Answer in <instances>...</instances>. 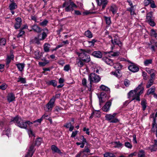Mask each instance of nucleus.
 Returning <instances> with one entry per match:
<instances>
[{
	"label": "nucleus",
	"instance_id": "f257e3e1",
	"mask_svg": "<svg viewBox=\"0 0 157 157\" xmlns=\"http://www.w3.org/2000/svg\"><path fill=\"white\" fill-rule=\"evenodd\" d=\"M144 90V88L142 85L140 84L134 90L130 91L128 93V98H132L131 101L136 99L137 101H140V96L143 93Z\"/></svg>",
	"mask_w": 157,
	"mask_h": 157
},
{
	"label": "nucleus",
	"instance_id": "f03ea898",
	"mask_svg": "<svg viewBox=\"0 0 157 157\" xmlns=\"http://www.w3.org/2000/svg\"><path fill=\"white\" fill-rule=\"evenodd\" d=\"M15 123L16 125L19 127L26 129L27 128V124L30 125L33 124V123L29 121H24L21 117L17 116L12 120Z\"/></svg>",
	"mask_w": 157,
	"mask_h": 157
},
{
	"label": "nucleus",
	"instance_id": "7ed1b4c3",
	"mask_svg": "<svg viewBox=\"0 0 157 157\" xmlns=\"http://www.w3.org/2000/svg\"><path fill=\"white\" fill-rule=\"evenodd\" d=\"M63 7H65V10L66 12L72 11L74 8H77L78 6L71 1H65L63 4Z\"/></svg>",
	"mask_w": 157,
	"mask_h": 157
},
{
	"label": "nucleus",
	"instance_id": "20e7f679",
	"mask_svg": "<svg viewBox=\"0 0 157 157\" xmlns=\"http://www.w3.org/2000/svg\"><path fill=\"white\" fill-rule=\"evenodd\" d=\"M117 113H114L113 114H107L105 116V118L106 120L109 121L110 122L116 123L119 122L118 119L116 117Z\"/></svg>",
	"mask_w": 157,
	"mask_h": 157
},
{
	"label": "nucleus",
	"instance_id": "39448f33",
	"mask_svg": "<svg viewBox=\"0 0 157 157\" xmlns=\"http://www.w3.org/2000/svg\"><path fill=\"white\" fill-rule=\"evenodd\" d=\"M146 21L152 26H154L155 23L154 21V17L153 16L152 12H150L147 13L146 17Z\"/></svg>",
	"mask_w": 157,
	"mask_h": 157
},
{
	"label": "nucleus",
	"instance_id": "423d86ee",
	"mask_svg": "<svg viewBox=\"0 0 157 157\" xmlns=\"http://www.w3.org/2000/svg\"><path fill=\"white\" fill-rule=\"evenodd\" d=\"M0 126L2 127V130L3 131V134H6L8 136L9 134L10 133V129L9 127L7 124L6 122H0Z\"/></svg>",
	"mask_w": 157,
	"mask_h": 157
},
{
	"label": "nucleus",
	"instance_id": "0eeeda50",
	"mask_svg": "<svg viewBox=\"0 0 157 157\" xmlns=\"http://www.w3.org/2000/svg\"><path fill=\"white\" fill-rule=\"evenodd\" d=\"M89 80L90 81V84L92 82H98L100 80L99 76L94 73H91L89 76Z\"/></svg>",
	"mask_w": 157,
	"mask_h": 157
},
{
	"label": "nucleus",
	"instance_id": "6e6552de",
	"mask_svg": "<svg viewBox=\"0 0 157 157\" xmlns=\"http://www.w3.org/2000/svg\"><path fill=\"white\" fill-rule=\"evenodd\" d=\"M56 100L55 97H53L50 101L46 105L45 110L46 111H51L54 106V104Z\"/></svg>",
	"mask_w": 157,
	"mask_h": 157
},
{
	"label": "nucleus",
	"instance_id": "1a4fd4ad",
	"mask_svg": "<svg viewBox=\"0 0 157 157\" xmlns=\"http://www.w3.org/2000/svg\"><path fill=\"white\" fill-rule=\"evenodd\" d=\"M154 114L153 113L150 116V117H153V121L152 123V127L151 129L152 132H154L155 131V129L157 128V126L156 123V117H157V112L155 114V117H154Z\"/></svg>",
	"mask_w": 157,
	"mask_h": 157
},
{
	"label": "nucleus",
	"instance_id": "9d476101",
	"mask_svg": "<svg viewBox=\"0 0 157 157\" xmlns=\"http://www.w3.org/2000/svg\"><path fill=\"white\" fill-rule=\"evenodd\" d=\"M97 5L99 6H102V9H104L108 3L107 0H96Z\"/></svg>",
	"mask_w": 157,
	"mask_h": 157
},
{
	"label": "nucleus",
	"instance_id": "9b49d317",
	"mask_svg": "<svg viewBox=\"0 0 157 157\" xmlns=\"http://www.w3.org/2000/svg\"><path fill=\"white\" fill-rule=\"evenodd\" d=\"M81 52L78 53V54L79 57V58L80 59V57L79 56L80 55L82 54V56L85 57L87 55V53L91 54V51L90 50H83L82 49H80Z\"/></svg>",
	"mask_w": 157,
	"mask_h": 157
},
{
	"label": "nucleus",
	"instance_id": "f8f14e48",
	"mask_svg": "<svg viewBox=\"0 0 157 157\" xmlns=\"http://www.w3.org/2000/svg\"><path fill=\"white\" fill-rule=\"evenodd\" d=\"M128 68L130 71L133 72H137L139 70V68L138 66L134 64H132L129 66Z\"/></svg>",
	"mask_w": 157,
	"mask_h": 157
},
{
	"label": "nucleus",
	"instance_id": "ddd939ff",
	"mask_svg": "<svg viewBox=\"0 0 157 157\" xmlns=\"http://www.w3.org/2000/svg\"><path fill=\"white\" fill-rule=\"evenodd\" d=\"M111 105V101L110 100L107 102L102 108V110L105 112H108L110 109V107Z\"/></svg>",
	"mask_w": 157,
	"mask_h": 157
},
{
	"label": "nucleus",
	"instance_id": "4468645a",
	"mask_svg": "<svg viewBox=\"0 0 157 157\" xmlns=\"http://www.w3.org/2000/svg\"><path fill=\"white\" fill-rule=\"evenodd\" d=\"M16 22L14 25V27L16 29L20 28L21 24V18L18 17L15 19Z\"/></svg>",
	"mask_w": 157,
	"mask_h": 157
},
{
	"label": "nucleus",
	"instance_id": "2eb2a0df",
	"mask_svg": "<svg viewBox=\"0 0 157 157\" xmlns=\"http://www.w3.org/2000/svg\"><path fill=\"white\" fill-rule=\"evenodd\" d=\"M34 146L32 145L29 147L28 152L27 154L26 155L25 157H32L34 153Z\"/></svg>",
	"mask_w": 157,
	"mask_h": 157
},
{
	"label": "nucleus",
	"instance_id": "dca6fc26",
	"mask_svg": "<svg viewBox=\"0 0 157 157\" xmlns=\"http://www.w3.org/2000/svg\"><path fill=\"white\" fill-rule=\"evenodd\" d=\"M103 60L107 64L110 66H112L114 64L113 60L109 58L104 57L103 58Z\"/></svg>",
	"mask_w": 157,
	"mask_h": 157
},
{
	"label": "nucleus",
	"instance_id": "f3484780",
	"mask_svg": "<svg viewBox=\"0 0 157 157\" xmlns=\"http://www.w3.org/2000/svg\"><path fill=\"white\" fill-rule=\"evenodd\" d=\"M111 41L112 44L113 45H117L120 47L122 46L121 43L118 39L114 38V39H111Z\"/></svg>",
	"mask_w": 157,
	"mask_h": 157
},
{
	"label": "nucleus",
	"instance_id": "a211bd4d",
	"mask_svg": "<svg viewBox=\"0 0 157 157\" xmlns=\"http://www.w3.org/2000/svg\"><path fill=\"white\" fill-rule=\"evenodd\" d=\"M8 101L10 102L14 101L15 99L14 95L12 93L9 94L7 97Z\"/></svg>",
	"mask_w": 157,
	"mask_h": 157
},
{
	"label": "nucleus",
	"instance_id": "6ab92c4d",
	"mask_svg": "<svg viewBox=\"0 0 157 157\" xmlns=\"http://www.w3.org/2000/svg\"><path fill=\"white\" fill-rule=\"evenodd\" d=\"M82 54L79 56L80 57V59L86 62H88L90 61V57L89 55H86L85 57L82 56Z\"/></svg>",
	"mask_w": 157,
	"mask_h": 157
},
{
	"label": "nucleus",
	"instance_id": "aec40b11",
	"mask_svg": "<svg viewBox=\"0 0 157 157\" xmlns=\"http://www.w3.org/2000/svg\"><path fill=\"white\" fill-rule=\"evenodd\" d=\"M91 54L93 56L98 58H101L102 57L101 53L99 51H94Z\"/></svg>",
	"mask_w": 157,
	"mask_h": 157
},
{
	"label": "nucleus",
	"instance_id": "412c9836",
	"mask_svg": "<svg viewBox=\"0 0 157 157\" xmlns=\"http://www.w3.org/2000/svg\"><path fill=\"white\" fill-rule=\"evenodd\" d=\"M101 116L100 112L99 111H94L92 113L90 117V118H92L94 117H99Z\"/></svg>",
	"mask_w": 157,
	"mask_h": 157
},
{
	"label": "nucleus",
	"instance_id": "4be33fe9",
	"mask_svg": "<svg viewBox=\"0 0 157 157\" xmlns=\"http://www.w3.org/2000/svg\"><path fill=\"white\" fill-rule=\"evenodd\" d=\"M117 10L118 8L115 5H113L111 6L109 10L114 14L117 13Z\"/></svg>",
	"mask_w": 157,
	"mask_h": 157
},
{
	"label": "nucleus",
	"instance_id": "5701e85b",
	"mask_svg": "<svg viewBox=\"0 0 157 157\" xmlns=\"http://www.w3.org/2000/svg\"><path fill=\"white\" fill-rule=\"evenodd\" d=\"M64 127L66 128H69V131L71 132L72 131L74 128V127L72 125L71 122L66 123L64 125Z\"/></svg>",
	"mask_w": 157,
	"mask_h": 157
},
{
	"label": "nucleus",
	"instance_id": "b1692460",
	"mask_svg": "<svg viewBox=\"0 0 157 157\" xmlns=\"http://www.w3.org/2000/svg\"><path fill=\"white\" fill-rule=\"evenodd\" d=\"M46 83L48 85H52L55 87L57 86V81L55 80H51L47 82Z\"/></svg>",
	"mask_w": 157,
	"mask_h": 157
},
{
	"label": "nucleus",
	"instance_id": "393cba45",
	"mask_svg": "<svg viewBox=\"0 0 157 157\" xmlns=\"http://www.w3.org/2000/svg\"><path fill=\"white\" fill-rule=\"evenodd\" d=\"M90 152V150L89 149L88 147L87 146H85L84 149L82 151L80 152L78 154V157H79V155H80L81 154H82L84 153V152L86 153H89Z\"/></svg>",
	"mask_w": 157,
	"mask_h": 157
},
{
	"label": "nucleus",
	"instance_id": "a878e982",
	"mask_svg": "<svg viewBox=\"0 0 157 157\" xmlns=\"http://www.w3.org/2000/svg\"><path fill=\"white\" fill-rule=\"evenodd\" d=\"M32 29L34 31L37 33H39L41 31V28L36 25H34L32 26Z\"/></svg>",
	"mask_w": 157,
	"mask_h": 157
},
{
	"label": "nucleus",
	"instance_id": "bb28decb",
	"mask_svg": "<svg viewBox=\"0 0 157 157\" xmlns=\"http://www.w3.org/2000/svg\"><path fill=\"white\" fill-rule=\"evenodd\" d=\"M113 65H114V67L118 70H121L123 67L122 65L120 63L118 62L114 63Z\"/></svg>",
	"mask_w": 157,
	"mask_h": 157
},
{
	"label": "nucleus",
	"instance_id": "cd10ccee",
	"mask_svg": "<svg viewBox=\"0 0 157 157\" xmlns=\"http://www.w3.org/2000/svg\"><path fill=\"white\" fill-rule=\"evenodd\" d=\"M17 66L19 71H22L25 67V64L23 63H19L17 64Z\"/></svg>",
	"mask_w": 157,
	"mask_h": 157
},
{
	"label": "nucleus",
	"instance_id": "c85d7f7f",
	"mask_svg": "<svg viewBox=\"0 0 157 157\" xmlns=\"http://www.w3.org/2000/svg\"><path fill=\"white\" fill-rule=\"evenodd\" d=\"M50 46V45L49 44L47 43H45L44 46V52H49Z\"/></svg>",
	"mask_w": 157,
	"mask_h": 157
},
{
	"label": "nucleus",
	"instance_id": "c756f323",
	"mask_svg": "<svg viewBox=\"0 0 157 157\" xmlns=\"http://www.w3.org/2000/svg\"><path fill=\"white\" fill-rule=\"evenodd\" d=\"M82 59L79 58L77 59L76 60V64L80 67H82L84 65V63L82 62Z\"/></svg>",
	"mask_w": 157,
	"mask_h": 157
},
{
	"label": "nucleus",
	"instance_id": "7c9ffc66",
	"mask_svg": "<svg viewBox=\"0 0 157 157\" xmlns=\"http://www.w3.org/2000/svg\"><path fill=\"white\" fill-rule=\"evenodd\" d=\"M51 149L54 152L58 153H60L61 152L60 150L55 145H52V146Z\"/></svg>",
	"mask_w": 157,
	"mask_h": 157
},
{
	"label": "nucleus",
	"instance_id": "2f4dec72",
	"mask_svg": "<svg viewBox=\"0 0 157 157\" xmlns=\"http://www.w3.org/2000/svg\"><path fill=\"white\" fill-rule=\"evenodd\" d=\"M111 74L112 75H113L116 77L119 78L121 76V74L120 72L119 71H118V70H117L116 71H113L111 72Z\"/></svg>",
	"mask_w": 157,
	"mask_h": 157
},
{
	"label": "nucleus",
	"instance_id": "473e14b6",
	"mask_svg": "<svg viewBox=\"0 0 157 157\" xmlns=\"http://www.w3.org/2000/svg\"><path fill=\"white\" fill-rule=\"evenodd\" d=\"M112 144L114 145L115 147L119 148L122 146V144L119 141L113 142Z\"/></svg>",
	"mask_w": 157,
	"mask_h": 157
},
{
	"label": "nucleus",
	"instance_id": "72a5a7b5",
	"mask_svg": "<svg viewBox=\"0 0 157 157\" xmlns=\"http://www.w3.org/2000/svg\"><path fill=\"white\" fill-rule=\"evenodd\" d=\"M44 117L45 115H43L40 119H37V120L35 121H33V122H32L33 123V124L37 123V124H35V125H37L39 124H40L41 123V121L43 120V118Z\"/></svg>",
	"mask_w": 157,
	"mask_h": 157
},
{
	"label": "nucleus",
	"instance_id": "f704fd0d",
	"mask_svg": "<svg viewBox=\"0 0 157 157\" xmlns=\"http://www.w3.org/2000/svg\"><path fill=\"white\" fill-rule=\"evenodd\" d=\"M146 100L145 99H143L141 101V105L142 106L143 110H144L147 107Z\"/></svg>",
	"mask_w": 157,
	"mask_h": 157
},
{
	"label": "nucleus",
	"instance_id": "c9c22d12",
	"mask_svg": "<svg viewBox=\"0 0 157 157\" xmlns=\"http://www.w3.org/2000/svg\"><path fill=\"white\" fill-rule=\"evenodd\" d=\"M156 30L152 29L151 30L150 34L151 36L154 37L155 38L157 39V33Z\"/></svg>",
	"mask_w": 157,
	"mask_h": 157
},
{
	"label": "nucleus",
	"instance_id": "e433bc0d",
	"mask_svg": "<svg viewBox=\"0 0 157 157\" xmlns=\"http://www.w3.org/2000/svg\"><path fill=\"white\" fill-rule=\"evenodd\" d=\"M39 39L40 40H44L46 38L47 36V35L45 32H43L42 33L41 36V35H39Z\"/></svg>",
	"mask_w": 157,
	"mask_h": 157
},
{
	"label": "nucleus",
	"instance_id": "4c0bfd02",
	"mask_svg": "<svg viewBox=\"0 0 157 157\" xmlns=\"http://www.w3.org/2000/svg\"><path fill=\"white\" fill-rule=\"evenodd\" d=\"M14 58L13 55H11L10 56H8L6 59V62L7 65L10 62L12 59H13Z\"/></svg>",
	"mask_w": 157,
	"mask_h": 157
},
{
	"label": "nucleus",
	"instance_id": "58836bf2",
	"mask_svg": "<svg viewBox=\"0 0 157 157\" xmlns=\"http://www.w3.org/2000/svg\"><path fill=\"white\" fill-rule=\"evenodd\" d=\"M9 7L10 9L12 10L16 8H17V6L16 3L12 2L10 5Z\"/></svg>",
	"mask_w": 157,
	"mask_h": 157
},
{
	"label": "nucleus",
	"instance_id": "ea45409f",
	"mask_svg": "<svg viewBox=\"0 0 157 157\" xmlns=\"http://www.w3.org/2000/svg\"><path fill=\"white\" fill-rule=\"evenodd\" d=\"M85 35L86 37L89 38H91L93 36L91 32L89 30H87L85 32Z\"/></svg>",
	"mask_w": 157,
	"mask_h": 157
},
{
	"label": "nucleus",
	"instance_id": "a19ab883",
	"mask_svg": "<svg viewBox=\"0 0 157 157\" xmlns=\"http://www.w3.org/2000/svg\"><path fill=\"white\" fill-rule=\"evenodd\" d=\"M104 157H116L115 155L112 153L106 152L104 154Z\"/></svg>",
	"mask_w": 157,
	"mask_h": 157
},
{
	"label": "nucleus",
	"instance_id": "79ce46f5",
	"mask_svg": "<svg viewBox=\"0 0 157 157\" xmlns=\"http://www.w3.org/2000/svg\"><path fill=\"white\" fill-rule=\"evenodd\" d=\"M155 88L154 86H152V87L149 89L147 93V94L149 95L150 94L154 93L155 90Z\"/></svg>",
	"mask_w": 157,
	"mask_h": 157
},
{
	"label": "nucleus",
	"instance_id": "37998d69",
	"mask_svg": "<svg viewBox=\"0 0 157 157\" xmlns=\"http://www.w3.org/2000/svg\"><path fill=\"white\" fill-rule=\"evenodd\" d=\"M42 141V139L41 138H38L35 141V144L36 145L39 146L40 145Z\"/></svg>",
	"mask_w": 157,
	"mask_h": 157
},
{
	"label": "nucleus",
	"instance_id": "c03bdc74",
	"mask_svg": "<svg viewBox=\"0 0 157 157\" xmlns=\"http://www.w3.org/2000/svg\"><path fill=\"white\" fill-rule=\"evenodd\" d=\"M100 88L101 90L106 91H108L109 90V88L103 85H102L100 86Z\"/></svg>",
	"mask_w": 157,
	"mask_h": 157
},
{
	"label": "nucleus",
	"instance_id": "a18cd8bd",
	"mask_svg": "<svg viewBox=\"0 0 157 157\" xmlns=\"http://www.w3.org/2000/svg\"><path fill=\"white\" fill-rule=\"evenodd\" d=\"M17 82H20L21 83L24 84L26 83V80L25 78H21L19 77L18 78Z\"/></svg>",
	"mask_w": 157,
	"mask_h": 157
},
{
	"label": "nucleus",
	"instance_id": "49530a36",
	"mask_svg": "<svg viewBox=\"0 0 157 157\" xmlns=\"http://www.w3.org/2000/svg\"><path fill=\"white\" fill-rule=\"evenodd\" d=\"M149 148L150 150L151 151H155L157 150V147L154 145L150 146Z\"/></svg>",
	"mask_w": 157,
	"mask_h": 157
},
{
	"label": "nucleus",
	"instance_id": "de8ad7c7",
	"mask_svg": "<svg viewBox=\"0 0 157 157\" xmlns=\"http://www.w3.org/2000/svg\"><path fill=\"white\" fill-rule=\"evenodd\" d=\"M154 81V80L153 79H150L147 85V88H149L152 85Z\"/></svg>",
	"mask_w": 157,
	"mask_h": 157
},
{
	"label": "nucleus",
	"instance_id": "09e8293b",
	"mask_svg": "<svg viewBox=\"0 0 157 157\" xmlns=\"http://www.w3.org/2000/svg\"><path fill=\"white\" fill-rule=\"evenodd\" d=\"M135 9L134 7L132 6L130 8H128V10L130 12L131 15H132L134 14L135 13L134 12Z\"/></svg>",
	"mask_w": 157,
	"mask_h": 157
},
{
	"label": "nucleus",
	"instance_id": "8fccbe9b",
	"mask_svg": "<svg viewBox=\"0 0 157 157\" xmlns=\"http://www.w3.org/2000/svg\"><path fill=\"white\" fill-rule=\"evenodd\" d=\"M6 43V40L4 38H2L0 39V46H4Z\"/></svg>",
	"mask_w": 157,
	"mask_h": 157
},
{
	"label": "nucleus",
	"instance_id": "3c124183",
	"mask_svg": "<svg viewBox=\"0 0 157 157\" xmlns=\"http://www.w3.org/2000/svg\"><path fill=\"white\" fill-rule=\"evenodd\" d=\"M104 17L106 21V23L108 25H110L111 23L110 18L106 16H104Z\"/></svg>",
	"mask_w": 157,
	"mask_h": 157
},
{
	"label": "nucleus",
	"instance_id": "603ef678",
	"mask_svg": "<svg viewBox=\"0 0 157 157\" xmlns=\"http://www.w3.org/2000/svg\"><path fill=\"white\" fill-rule=\"evenodd\" d=\"M110 55L113 56H118L119 55V52H109Z\"/></svg>",
	"mask_w": 157,
	"mask_h": 157
},
{
	"label": "nucleus",
	"instance_id": "864d4df0",
	"mask_svg": "<svg viewBox=\"0 0 157 157\" xmlns=\"http://www.w3.org/2000/svg\"><path fill=\"white\" fill-rule=\"evenodd\" d=\"M125 146L129 149H131L132 147V144L128 142H126L125 143Z\"/></svg>",
	"mask_w": 157,
	"mask_h": 157
},
{
	"label": "nucleus",
	"instance_id": "5fc2aeb1",
	"mask_svg": "<svg viewBox=\"0 0 157 157\" xmlns=\"http://www.w3.org/2000/svg\"><path fill=\"white\" fill-rule=\"evenodd\" d=\"M48 22V21L46 20H44L43 21L40 22L39 24L40 25L43 26L46 25Z\"/></svg>",
	"mask_w": 157,
	"mask_h": 157
},
{
	"label": "nucleus",
	"instance_id": "6e6d98bb",
	"mask_svg": "<svg viewBox=\"0 0 157 157\" xmlns=\"http://www.w3.org/2000/svg\"><path fill=\"white\" fill-rule=\"evenodd\" d=\"M96 41L95 40H92L91 41H87V43L89 44V46H93L94 43Z\"/></svg>",
	"mask_w": 157,
	"mask_h": 157
},
{
	"label": "nucleus",
	"instance_id": "4d7b16f0",
	"mask_svg": "<svg viewBox=\"0 0 157 157\" xmlns=\"http://www.w3.org/2000/svg\"><path fill=\"white\" fill-rule=\"evenodd\" d=\"M139 157H144V152L143 150L140 151L138 155Z\"/></svg>",
	"mask_w": 157,
	"mask_h": 157
},
{
	"label": "nucleus",
	"instance_id": "13d9d810",
	"mask_svg": "<svg viewBox=\"0 0 157 157\" xmlns=\"http://www.w3.org/2000/svg\"><path fill=\"white\" fill-rule=\"evenodd\" d=\"M151 59H147L144 61V64L146 66H147L149 64H151L152 63Z\"/></svg>",
	"mask_w": 157,
	"mask_h": 157
},
{
	"label": "nucleus",
	"instance_id": "bf43d9fd",
	"mask_svg": "<svg viewBox=\"0 0 157 157\" xmlns=\"http://www.w3.org/2000/svg\"><path fill=\"white\" fill-rule=\"evenodd\" d=\"M70 69V66L69 64L65 65L64 67V70L66 71H68Z\"/></svg>",
	"mask_w": 157,
	"mask_h": 157
},
{
	"label": "nucleus",
	"instance_id": "052dcab7",
	"mask_svg": "<svg viewBox=\"0 0 157 157\" xmlns=\"http://www.w3.org/2000/svg\"><path fill=\"white\" fill-rule=\"evenodd\" d=\"M28 132L29 136H34V134L32 130L31 129H29L28 131Z\"/></svg>",
	"mask_w": 157,
	"mask_h": 157
},
{
	"label": "nucleus",
	"instance_id": "680f3d73",
	"mask_svg": "<svg viewBox=\"0 0 157 157\" xmlns=\"http://www.w3.org/2000/svg\"><path fill=\"white\" fill-rule=\"evenodd\" d=\"M150 7L152 8H155L156 7V6L155 5V2L154 1L151 0L150 3Z\"/></svg>",
	"mask_w": 157,
	"mask_h": 157
},
{
	"label": "nucleus",
	"instance_id": "e2e57ef3",
	"mask_svg": "<svg viewBox=\"0 0 157 157\" xmlns=\"http://www.w3.org/2000/svg\"><path fill=\"white\" fill-rule=\"evenodd\" d=\"M7 87V86L6 84H3L2 85L0 86V89L2 90H5Z\"/></svg>",
	"mask_w": 157,
	"mask_h": 157
},
{
	"label": "nucleus",
	"instance_id": "0e129e2a",
	"mask_svg": "<svg viewBox=\"0 0 157 157\" xmlns=\"http://www.w3.org/2000/svg\"><path fill=\"white\" fill-rule=\"evenodd\" d=\"M25 33V32L22 30H21L20 31V32L17 36V37H19L22 36Z\"/></svg>",
	"mask_w": 157,
	"mask_h": 157
},
{
	"label": "nucleus",
	"instance_id": "69168bd1",
	"mask_svg": "<svg viewBox=\"0 0 157 157\" xmlns=\"http://www.w3.org/2000/svg\"><path fill=\"white\" fill-rule=\"evenodd\" d=\"M151 0H144V5L147 6L149 5Z\"/></svg>",
	"mask_w": 157,
	"mask_h": 157
},
{
	"label": "nucleus",
	"instance_id": "338daca9",
	"mask_svg": "<svg viewBox=\"0 0 157 157\" xmlns=\"http://www.w3.org/2000/svg\"><path fill=\"white\" fill-rule=\"evenodd\" d=\"M124 84L126 86H128L130 84L129 81L127 79H125L124 81Z\"/></svg>",
	"mask_w": 157,
	"mask_h": 157
},
{
	"label": "nucleus",
	"instance_id": "774afa93",
	"mask_svg": "<svg viewBox=\"0 0 157 157\" xmlns=\"http://www.w3.org/2000/svg\"><path fill=\"white\" fill-rule=\"evenodd\" d=\"M78 132V131H77V130L75 131L74 132H73L72 133L71 135V137H75V136L77 134Z\"/></svg>",
	"mask_w": 157,
	"mask_h": 157
}]
</instances>
